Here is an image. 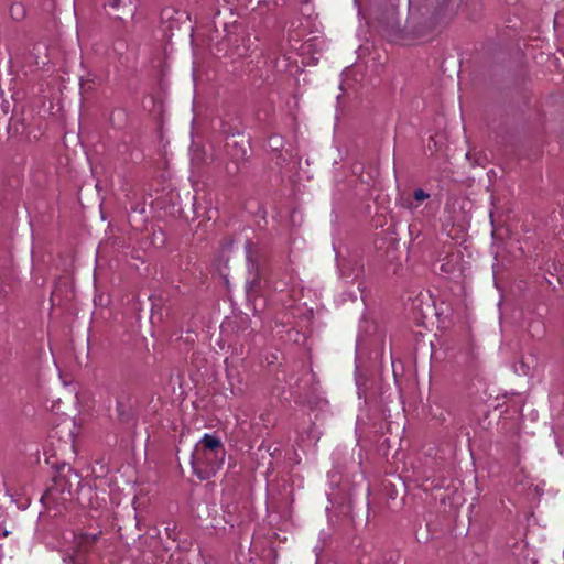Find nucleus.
<instances>
[{
    "label": "nucleus",
    "instance_id": "obj_1",
    "mask_svg": "<svg viewBox=\"0 0 564 564\" xmlns=\"http://www.w3.org/2000/svg\"><path fill=\"white\" fill-rule=\"evenodd\" d=\"M225 455L220 440L205 434L192 453V466L199 478L207 479L220 469Z\"/></svg>",
    "mask_w": 564,
    "mask_h": 564
},
{
    "label": "nucleus",
    "instance_id": "obj_2",
    "mask_svg": "<svg viewBox=\"0 0 564 564\" xmlns=\"http://www.w3.org/2000/svg\"><path fill=\"white\" fill-rule=\"evenodd\" d=\"M430 194L424 192L423 189H415L413 193V202L409 203L408 207L412 210L416 209L422 202L427 199Z\"/></svg>",
    "mask_w": 564,
    "mask_h": 564
},
{
    "label": "nucleus",
    "instance_id": "obj_3",
    "mask_svg": "<svg viewBox=\"0 0 564 564\" xmlns=\"http://www.w3.org/2000/svg\"><path fill=\"white\" fill-rule=\"evenodd\" d=\"M261 288V280L256 275L252 280L247 282V292L249 295L256 294L258 289Z\"/></svg>",
    "mask_w": 564,
    "mask_h": 564
},
{
    "label": "nucleus",
    "instance_id": "obj_4",
    "mask_svg": "<svg viewBox=\"0 0 564 564\" xmlns=\"http://www.w3.org/2000/svg\"><path fill=\"white\" fill-rule=\"evenodd\" d=\"M12 15L14 19H19L23 15V8L21 4H14L11 9Z\"/></svg>",
    "mask_w": 564,
    "mask_h": 564
},
{
    "label": "nucleus",
    "instance_id": "obj_5",
    "mask_svg": "<svg viewBox=\"0 0 564 564\" xmlns=\"http://www.w3.org/2000/svg\"><path fill=\"white\" fill-rule=\"evenodd\" d=\"M247 260L249 262V271H251L253 269L257 270L256 264L253 263V260H252V250H251L250 245L247 248Z\"/></svg>",
    "mask_w": 564,
    "mask_h": 564
},
{
    "label": "nucleus",
    "instance_id": "obj_6",
    "mask_svg": "<svg viewBox=\"0 0 564 564\" xmlns=\"http://www.w3.org/2000/svg\"><path fill=\"white\" fill-rule=\"evenodd\" d=\"M9 286L2 282H0V296L8 293Z\"/></svg>",
    "mask_w": 564,
    "mask_h": 564
},
{
    "label": "nucleus",
    "instance_id": "obj_7",
    "mask_svg": "<svg viewBox=\"0 0 564 564\" xmlns=\"http://www.w3.org/2000/svg\"><path fill=\"white\" fill-rule=\"evenodd\" d=\"M519 484L523 486V490H530L531 487L533 486V482H529V481L525 484H523V482H519Z\"/></svg>",
    "mask_w": 564,
    "mask_h": 564
},
{
    "label": "nucleus",
    "instance_id": "obj_8",
    "mask_svg": "<svg viewBox=\"0 0 564 564\" xmlns=\"http://www.w3.org/2000/svg\"><path fill=\"white\" fill-rule=\"evenodd\" d=\"M556 444H557L560 454L564 456V447H563L562 443L560 441H556Z\"/></svg>",
    "mask_w": 564,
    "mask_h": 564
}]
</instances>
